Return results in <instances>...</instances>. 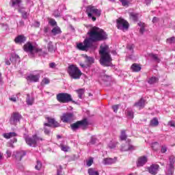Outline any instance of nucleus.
<instances>
[{"mask_svg":"<svg viewBox=\"0 0 175 175\" xmlns=\"http://www.w3.org/2000/svg\"><path fill=\"white\" fill-rule=\"evenodd\" d=\"M89 38L84 40L83 43L77 44V49L81 51H87L92 46L93 42H99L107 39V33L103 29L94 27L88 33Z\"/></svg>","mask_w":175,"mask_h":175,"instance_id":"obj_1","label":"nucleus"},{"mask_svg":"<svg viewBox=\"0 0 175 175\" xmlns=\"http://www.w3.org/2000/svg\"><path fill=\"white\" fill-rule=\"evenodd\" d=\"M99 54L100 55V63L103 66H109L111 59L110 53L109 52V46L104 45L100 47Z\"/></svg>","mask_w":175,"mask_h":175,"instance_id":"obj_2","label":"nucleus"},{"mask_svg":"<svg viewBox=\"0 0 175 175\" xmlns=\"http://www.w3.org/2000/svg\"><path fill=\"white\" fill-rule=\"evenodd\" d=\"M86 13H88L89 18H92V21H96L95 16L99 17L100 16L101 11L92 5H89L86 8Z\"/></svg>","mask_w":175,"mask_h":175,"instance_id":"obj_3","label":"nucleus"},{"mask_svg":"<svg viewBox=\"0 0 175 175\" xmlns=\"http://www.w3.org/2000/svg\"><path fill=\"white\" fill-rule=\"evenodd\" d=\"M23 50L25 53H28L30 57H33L36 53H39V51H42V49L32 45L31 42H27L23 46Z\"/></svg>","mask_w":175,"mask_h":175,"instance_id":"obj_4","label":"nucleus"},{"mask_svg":"<svg viewBox=\"0 0 175 175\" xmlns=\"http://www.w3.org/2000/svg\"><path fill=\"white\" fill-rule=\"evenodd\" d=\"M68 72L72 79H77L81 77V70L75 65L69 66Z\"/></svg>","mask_w":175,"mask_h":175,"instance_id":"obj_5","label":"nucleus"},{"mask_svg":"<svg viewBox=\"0 0 175 175\" xmlns=\"http://www.w3.org/2000/svg\"><path fill=\"white\" fill-rule=\"evenodd\" d=\"M56 99L59 102V103H69V102L73 101L72 95L65 92L57 94L56 95Z\"/></svg>","mask_w":175,"mask_h":175,"instance_id":"obj_6","label":"nucleus"},{"mask_svg":"<svg viewBox=\"0 0 175 175\" xmlns=\"http://www.w3.org/2000/svg\"><path fill=\"white\" fill-rule=\"evenodd\" d=\"M88 125V120L87 119H83L82 120L77 121L70 125L71 129L72 131H77L80 126H87Z\"/></svg>","mask_w":175,"mask_h":175,"instance_id":"obj_7","label":"nucleus"},{"mask_svg":"<svg viewBox=\"0 0 175 175\" xmlns=\"http://www.w3.org/2000/svg\"><path fill=\"white\" fill-rule=\"evenodd\" d=\"M117 27L118 29H122V31H124L129 28V23H128L126 21L124 20L123 18H119L117 20Z\"/></svg>","mask_w":175,"mask_h":175,"instance_id":"obj_8","label":"nucleus"},{"mask_svg":"<svg viewBox=\"0 0 175 175\" xmlns=\"http://www.w3.org/2000/svg\"><path fill=\"white\" fill-rule=\"evenodd\" d=\"M22 116L18 112H14L10 118V122L11 125H17V122H20Z\"/></svg>","mask_w":175,"mask_h":175,"instance_id":"obj_9","label":"nucleus"},{"mask_svg":"<svg viewBox=\"0 0 175 175\" xmlns=\"http://www.w3.org/2000/svg\"><path fill=\"white\" fill-rule=\"evenodd\" d=\"M73 113H63V115L61 117V120L62 122L65 123H70L72 121H73Z\"/></svg>","mask_w":175,"mask_h":175,"instance_id":"obj_10","label":"nucleus"},{"mask_svg":"<svg viewBox=\"0 0 175 175\" xmlns=\"http://www.w3.org/2000/svg\"><path fill=\"white\" fill-rule=\"evenodd\" d=\"M174 163H175V157L170 156L169 169L167 170V173H166L167 175L173 174V172H174Z\"/></svg>","mask_w":175,"mask_h":175,"instance_id":"obj_11","label":"nucleus"},{"mask_svg":"<svg viewBox=\"0 0 175 175\" xmlns=\"http://www.w3.org/2000/svg\"><path fill=\"white\" fill-rule=\"evenodd\" d=\"M24 139L25 140V142L30 147H36V140L35 139V135H33L32 137L25 135L24 137Z\"/></svg>","mask_w":175,"mask_h":175,"instance_id":"obj_12","label":"nucleus"},{"mask_svg":"<svg viewBox=\"0 0 175 175\" xmlns=\"http://www.w3.org/2000/svg\"><path fill=\"white\" fill-rule=\"evenodd\" d=\"M47 120H48V123H45L44 124V126H49V128H51V126H53V128H58V126H59V123L55 121V119L51 118H47Z\"/></svg>","mask_w":175,"mask_h":175,"instance_id":"obj_13","label":"nucleus"},{"mask_svg":"<svg viewBox=\"0 0 175 175\" xmlns=\"http://www.w3.org/2000/svg\"><path fill=\"white\" fill-rule=\"evenodd\" d=\"M25 155H27V153L24 150H21L20 152H14L12 154V158L14 159H16L18 162H20L21 159H23V157H25Z\"/></svg>","mask_w":175,"mask_h":175,"instance_id":"obj_14","label":"nucleus"},{"mask_svg":"<svg viewBox=\"0 0 175 175\" xmlns=\"http://www.w3.org/2000/svg\"><path fill=\"white\" fill-rule=\"evenodd\" d=\"M148 170L150 174L156 175L158 174V170H159V165L158 164H152Z\"/></svg>","mask_w":175,"mask_h":175,"instance_id":"obj_15","label":"nucleus"},{"mask_svg":"<svg viewBox=\"0 0 175 175\" xmlns=\"http://www.w3.org/2000/svg\"><path fill=\"white\" fill-rule=\"evenodd\" d=\"M39 79H40V75H35L30 74L29 76L26 77L27 81H29L30 83H38V81H39Z\"/></svg>","mask_w":175,"mask_h":175,"instance_id":"obj_16","label":"nucleus"},{"mask_svg":"<svg viewBox=\"0 0 175 175\" xmlns=\"http://www.w3.org/2000/svg\"><path fill=\"white\" fill-rule=\"evenodd\" d=\"M147 161H148L147 156H142L139 157L137 161V167H142V166H144V164L147 163Z\"/></svg>","mask_w":175,"mask_h":175,"instance_id":"obj_17","label":"nucleus"},{"mask_svg":"<svg viewBox=\"0 0 175 175\" xmlns=\"http://www.w3.org/2000/svg\"><path fill=\"white\" fill-rule=\"evenodd\" d=\"M27 41V38L23 35H19L14 38V42L16 44H22V43H25Z\"/></svg>","mask_w":175,"mask_h":175,"instance_id":"obj_18","label":"nucleus"},{"mask_svg":"<svg viewBox=\"0 0 175 175\" xmlns=\"http://www.w3.org/2000/svg\"><path fill=\"white\" fill-rule=\"evenodd\" d=\"M134 106H135V107H138L139 110L144 109V106H146V100L141 98L138 102L134 104Z\"/></svg>","mask_w":175,"mask_h":175,"instance_id":"obj_19","label":"nucleus"},{"mask_svg":"<svg viewBox=\"0 0 175 175\" xmlns=\"http://www.w3.org/2000/svg\"><path fill=\"white\" fill-rule=\"evenodd\" d=\"M21 0H11L10 5L12 6V8H17L18 9H20V6H21Z\"/></svg>","mask_w":175,"mask_h":175,"instance_id":"obj_20","label":"nucleus"},{"mask_svg":"<svg viewBox=\"0 0 175 175\" xmlns=\"http://www.w3.org/2000/svg\"><path fill=\"white\" fill-rule=\"evenodd\" d=\"M116 162H117L116 159L105 158L103 160V165H113V163H116Z\"/></svg>","mask_w":175,"mask_h":175,"instance_id":"obj_21","label":"nucleus"},{"mask_svg":"<svg viewBox=\"0 0 175 175\" xmlns=\"http://www.w3.org/2000/svg\"><path fill=\"white\" fill-rule=\"evenodd\" d=\"M10 61L14 64H16V62H20V57L16 53H12L10 57Z\"/></svg>","mask_w":175,"mask_h":175,"instance_id":"obj_22","label":"nucleus"},{"mask_svg":"<svg viewBox=\"0 0 175 175\" xmlns=\"http://www.w3.org/2000/svg\"><path fill=\"white\" fill-rule=\"evenodd\" d=\"M51 33L53 36H56V35H61V33H62V31H61V28L59 27L55 26L51 30Z\"/></svg>","mask_w":175,"mask_h":175,"instance_id":"obj_23","label":"nucleus"},{"mask_svg":"<svg viewBox=\"0 0 175 175\" xmlns=\"http://www.w3.org/2000/svg\"><path fill=\"white\" fill-rule=\"evenodd\" d=\"M34 100L35 98H33V97L31 96L29 94H27L26 103L28 105V106H32Z\"/></svg>","mask_w":175,"mask_h":175,"instance_id":"obj_24","label":"nucleus"},{"mask_svg":"<svg viewBox=\"0 0 175 175\" xmlns=\"http://www.w3.org/2000/svg\"><path fill=\"white\" fill-rule=\"evenodd\" d=\"M3 136L5 139H11V137H16V136H17V133L14 132L5 133L3 134Z\"/></svg>","mask_w":175,"mask_h":175,"instance_id":"obj_25","label":"nucleus"},{"mask_svg":"<svg viewBox=\"0 0 175 175\" xmlns=\"http://www.w3.org/2000/svg\"><path fill=\"white\" fill-rule=\"evenodd\" d=\"M133 150H135V146H133V145H131L130 144H129L126 146H122V148H121L122 151H132Z\"/></svg>","mask_w":175,"mask_h":175,"instance_id":"obj_26","label":"nucleus"},{"mask_svg":"<svg viewBox=\"0 0 175 175\" xmlns=\"http://www.w3.org/2000/svg\"><path fill=\"white\" fill-rule=\"evenodd\" d=\"M149 57L154 61V62L159 63L161 62V59H159V57L157 54L154 53H150Z\"/></svg>","mask_w":175,"mask_h":175,"instance_id":"obj_27","label":"nucleus"},{"mask_svg":"<svg viewBox=\"0 0 175 175\" xmlns=\"http://www.w3.org/2000/svg\"><path fill=\"white\" fill-rule=\"evenodd\" d=\"M131 69L133 72H140V70H142V67L139 66V64H133L131 66Z\"/></svg>","mask_w":175,"mask_h":175,"instance_id":"obj_28","label":"nucleus"},{"mask_svg":"<svg viewBox=\"0 0 175 175\" xmlns=\"http://www.w3.org/2000/svg\"><path fill=\"white\" fill-rule=\"evenodd\" d=\"M19 13H21L23 18L27 20L28 18V13L25 10V8H19Z\"/></svg>","mask_w":175,"mask_h":175,"instance_id":"obj_29","label":"nucleus"},{"mask_svg":"<svg viewBox=\"0 0 175 175\" xmlns=\"http://www.w3.org/2000/svg\"><path fill=\"white\" fill-rule=\"evenodd\" d=\"M150 126H158L159 125V121H158V118H154L150 120Z\"/></svg>","mask_w":175,"mask_h":175,"instance_id":"obj_30","label":"nucleus"},{"mask_svg":"<svg viewBox=\"0 0 175 175\" xmlns=\"http://www.w3.org/2000/svg\"><path fill=\"white\" fill-rule=\"evenodd\" d=\"M159 80L158 77H152L148 80V83L149 84H155V83H158Z\"/></svg>","mask_w":175,"mask_h":175,"instance_id":"obj_31","label":"nucleus"},{"mask_svg":"<svg viewBox=\"0 0 175 175\" xmlns=\"http://www.w3.org/2000/svg\"><path fill=\"white\" fill-rule=\"evenodd\" d=\"M75 91L78 94V96H79V99H83V95H84L85 90L84 89H79V90H77Z\"/></svg>","mask_w":175,"mask_h":175,"instance_id":"obj_32","label":"nucleus"},{"mask_svg":"<svg viewBox=\"0 0 175 175\" xmlns=\"http://www.w3.org/2000/svg\"><path fill=\"white\" fill-rule=\"evenodd\" d=\"M47 49L50 53L55 51V49H54V46L53 45V42H49L48 43Z\"/></svg>","mask_w":175,"mask_h":175,"instance_id":"obj_33","label":"nucleus"},{"mask_svg":"<svg viewBox=\"0 0 175 175\" xmlns=\"http://www.w3.org/2000/svg\"><path fill=\"white\" fill-rule=\"evenodd\" d=\"M89 175H99V172L94 168L88 169Z\"/></svg>","mask_w":175,"mask_h":175,"instance_id":"obj_34","label":"nucleus"},{"mask_svg":"<svg viewBox=\"0 0 175 175\" xmlns=\"http://www.w3.org/2000/svg\"><path fill=\"white\" fill-rule=\"evenodd\" d=\"M130 17L133 20V21H137V18H139V14L131 12L130 13Z\"/></svg>","mask_w":175,"mask_h":175,"instance_id":"obj_35","label":"nucleus"},{"mask_svg":"<svg viewBox=\"0 0 175 175\" xmlns=\"http://www.w3.org/2000/svg\"><path fill=\"white\" fill-rule=\"evenodd\" d=\"M128 118H130L131 120H132L133 118V111L131 110V109H127L125 111Z\"/></svg>","mask_w":175,"mask_h":175,"instance_id":"obj_36","label":"nucleus"},{"mask_svg":"<svg viewBox=\"0 0 175 175\" xmlns=\"http://www.w3.org/2000/svg\"><path fill=\"white\" fill-rule=\"evenodd\" d=\"M85 58L86 59V62H88L89 64H94L95 61V59H94V57L88 55H85Z\"/></svg>","mask_w":175,"mask_h":175,"instance_id":"obj_37","label":"nucleus"},{"mask_svg":"<svg viewBox=\"0 0 175 175\" xmlns=\"http://www.w3.org/2000/svg\"><path fill=\"white\" fill-rule=\"evenodd\" d=\"M126 133H125V130H122L121 131V135H120V140H126Z\"/></svg>","mask_w":175,"mask_h":175,"instance_id":"obj_38","label":"nucleus"},{"mask_svg":"<svg viewBox=\"0 0 175 175\" xmlns=\"http://www.w3.org/2000/svg\"><path fill=\"white\" fill-rule=\"evenodd\" d=\"M34 139L36 140V144L43 142V138H42V137L37 136L36 135H34Z\"/></svg>","mask_w":175,"mask_h":175,"instance_id":"obj_39","label":"nucleus"},{"mask_svg":"<svg viewBox=\"0 0 175 175\" xmlns=\"http://www.w3.org/2000/svg\"><path fill=\"white\" fill-rule=\"evenodd\" d=\"M34 139L36 140V144L43 142V138H42V137L37 136L36 135H34Z\"/></svg>","mask_w":175,"mask_h":175,"instance_id":"obj_40","label":"nucleus"},{"mask_svg":"<svg viewBox=\"0 0 175 175\" xmlns=\"http://www.w3.org/2000/svg\"><path fill=\"white\" fill-rule=\"evenodd\" d=\"M166 42L169 44H172L173 43H175V37H171V38H167Z\"/></svg>","mask_w":175,"mask_h":175,"instance_id":"obj_41","label":"nucleus"},{"mask_svg":"<svg viewBox=\"0 0 175 175\" xmlns=\"http://www.w3.org/2000/svg\"><path fill=\"white\" fill-rule=\"evenodd\" d=\"M49 24H50V25H51V27H57V21H55L53 18L49 19Z\"/></svg>","mask_w":175,"mask_h":175,"instance_id":"obj_42","label":"nucleus"},{"mask_svg":"<svg viewBox=\"0 0 175 175\" xmlns=\"http://www.w3.org/2000/svg\"><path fill=\"white\" fill-rule=\"evenodd\" d=\"M60 148H61L62 151H64V152H67V151H69V147L66 146L64 144H61Z\"/></svg>","mask_w":175,"mask_h":175,"instance_id":"obj_43","label":"nucleus"},{"mask_svg":"<svg viewBox=\"0 0 175 175\" xmlns=\"http://www.w3.org/2000/svg\"><path fill=\"white\" fill-rule=\"evenodd\" d=\"M94 163V159L92 157H90L88 160L86 161V165L87 166L90 167Z\"/></svg>","mask_w":175,"mask_h":175,"instance_id":"obj_44","label":"nucleus"},{"mask_svg":"<svg viewBox=\"0 0 175 175\" xmlns=\"http://www.w3.org/2000/svg\"><path fill=\"white\" fill-rule=\"evenodd\" d=\"M122 3V6H129V0H120Z\"/></svg>","mask_w":175,"mask_h":175,"instance_id":"obj_45","label":"nucleus"},{"mask_svg":"<svg viewBox=\"0 0 175 175\" xmlns=\"http://www.w3.org/2000/svg\"><path fill=\"white\" fill-rule=\"evenodd\" d=\"M41 168L42 163H40L39 161H37V165L35 166V169H36V170H40Z\"/></svg>","mask_w":175,"mask_h":175,"instance_id":"obj_46","label":"nucleus"},{"mask_svg":"<svg viewBox=\"0 0 175 175\" xmlns=\"http://www.w3.org/2000/svg\"><path fill=\"white\" fill-rule=\"evenodd\" d=\"M166 151H167V146H166V145L161 146V152L163 154H165V152H166Z\"/></svg>","mask_w":175,"mask_h":175,"instance_id":"obj_47","label":"nucleus"},{"mask_svg":"<svg viewBox=\"0 0 175 175\" xmlns=\"http://www.w3.org/2000/svg\"><path fill=\"white\" fill-rule=\"evenodd\" d=\"M127 49H128V50L131 51V53H133V49H135V45L134 44H129V45H127Z\"/></svg>","mask_w":175,"mask_h":175,"instance_id":"obj_48","label":"nucleus"},{"mask_svg":"<svg viewBox=\"0 0 175 175\" xmlns=\"http://www.w3.org/2000/svg\"><path fill=\"white\" fill-rule=\"evenodd\" d=\"M118 107H120L119 105H115L112 106V109L115 113H117V111H118Z\"/></svg>","mask_w":175,"mask_h":175,"instance_id":"obj_49","label":"nucleus"},{"mask_svg":"<svg viewBox=\"0 0 175 175\" xmlns=\"http://www.w3.org/2000/svg\"><path fill=\"white\" fill-rule=\"evenodd\" d=\"M47 126H44V132L45 135H50V129H47Z\"/></svg>","mask_w":175,"mask_h":175,"instance_id":"obj_50","label":"nucleus"},{"mask_svg":"<svg viewBox=\"0 0 175 175\" xmlns=\"http://www.w3.org/2000/svg\"><path fill=\"white\" fill-rule=\"evenodd\" d=\"M50 83V79H47V78H44L42 81V84H49Z\"/></svg>","mask_w":175,"mask_h":175,"instance_id":"obj_51","label":"nucleus"},{"mask_svg":"<svg viewBox=\"0 0 175 175\" xmlns=\"http://www.w3.org/2000/svg\"><path fill=\"white\" fill-rule=\"evenodd\" d=\"M91 143H92V144H95V143H96V137H92V138H91Z\"/></svg>","mask_w":175,"mask_h":175,"instance_id":"obj_52","label":"nucleus"},{"mask_svg":"<svg viewBox=\"0 0 175 175\" xmlns=\"http://www.w3.org/2000/svg\"><path fill=\"white\" fill-rule=\"evenodd\" d=\"M34 27H36V28H39V27H40V23L38 21L35 22Z\"/></svg>","mask_w":175,"mask_h":175,"instance_id":"obj_53","label":"nucleus"},{"mask_svg":"<svg viewBox=\"0 0 175 175\" xmlns=\"http://www.w3.org/2000/svg\"><path fill=\"white\" fill-rule=\"evenodd\" d=\"M10 100H11L12 102H16L17 98H16L15 96H11V97H10Z\"/></svg>","mask_w":175,"mask_h":175,"instance_id":"obj_54","label":"nucleus"},{"mask_svg":"<svg viewBox=\"0 0 175 175\" xmlns=\"http://www.w3.org/2000/svg\"><path fill=\"white\" fill-rule=\"evenodd\" d=\"M168 125H170V126H173L174 128H175V124H174V122L173 121H170L168 122Z\"/></svg>","mask_w":175,"mask_h":175,"instance_id":"obj_55","label":"nucleus"},{"mask_svg":"<svg viewBox=\"0 0 175 175\" xmlns=\"http://www.w3.org/2000/svg\"><path fill=\"white\" fill-rule=\"evenodd\" d=\"M49 68H51L52 69H54L55 68V63L52 62L49 64Z\"/></svg>","mask_w":175,"mask_h":175,"instance_id":"obj_56","label":"nucleus"},{"mask_svg":"<svg viewBox=\"0 0 175 175\" xmlns=\"http://www.w3.org/2000/svg\"><path fill=\"white\" fill-rule=\"evenodd\" d=\"M54 16L55 17H59L61 16V14L58 12V11H55Z\"/></svg>","mask_w":175,"mask_h":175,"instance_id":"obj_57","label":"nucleus"},{"mask_svg":"<svg viewBox=\"0 0 175 175\" xmlns=\"http://www.w3.org/2000/svg\"><path fill=\"white\" fill-rule=\"evenodd\" d=\"M6 154H7L8 158H10V157H12V152H10V150H7Z\"/></svg>","mask_w":175,"mask_h":175,"instance_id":"obj_58","label":"nucleus"},{"mask_svg":"<svg viewBox=\"0 0 175 175\" xmlns=\"http://www.w3.org/2000/svg\"><path fill=\"white\" fill-rule=\"evenodd\" d=\"M157 22H158V18L154 16L152 19V23H157Z\"/></svg>","mask_w":175,"mask_h":175,"instance_id":"obj_59","label":"nucleus"},{"mask_svg":"<svg viewBox=\"0 0 175 175\" xmlns=\"http://www.w3.org/2000/svg\"><path fill=\"white\" fill-rule=\"evenodd\" d=\"M57 175H62V171L57 170Z\"/></svg>","mask_w":175,"mask_h":175,"instance_id":"obj_60","label":"nucleus"},{"mask_svg":"<svg viewBox=\"0 0 175 175\" xmlns=\"http://www.w3.org/2000/svg\"><path fill=\"white\" fill-rule=\"evenodd\" d=\"M19 25H20V27L24 26V21H19Z\"/></svg>","mask_w":175,"mask_h":175,"instance_id":"obj_61","label":"nucleus"},{"mask_svg":"<svg viewBox=\"0 0 175 175\" xmlns=\"http://www.w3.org/2000/svg\"><path fill=\"white\" fill-rule=\"evenodd\" d=\"M44 33H47V32H49V28L48 27H44Z\"/></svg>","mask_w":175,"mask_h":175,"instance_id":"obj_62","label":"nucleus"},{"mask_svg":"<svg viewBox=\"0 0 175 175\" xmlns=\"http://www.w3.org/2000/svg\"><path fill=\"white\" fill-rule=\"evenodd\" d=\"M109 148H114V147H116V145H111V144H109Z\"/></svg>","mask_w":175,"mask_h":175,"instance_id":"obj_63","label":"nucleus"},{"mask_svg":"<svg viewBox=\"0 0 175 175\" xmlns=\"http://www.w3.org/2000/svg\"><path fill=\"white\" fill-rule=\"evenodd\" d=\"M17 142V139L16 138H14L12 140V143H16Z\"/></svg>","mask_w":175,"mask_h":175,"instance_id":"obj_64","label":"nucleus"}]
</instances>
